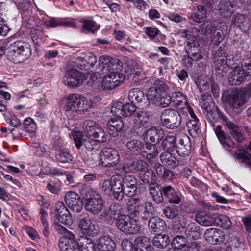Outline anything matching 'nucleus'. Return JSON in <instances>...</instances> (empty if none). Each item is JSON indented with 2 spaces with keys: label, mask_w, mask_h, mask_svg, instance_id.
<instances>
[{
  "label": "nucleus",
  "mask_w": 251,
  "mask_h": 251,
  "mask_svg": "<svg viewBox=\"0 0 251 251\" xmlns=\"http://www.w3.org/2000/svg\"><path fill=\"white\" fill-rule=\"evenodd\" d=\"M232 23L243 30H246V27H247L248 25L246 16L242 14H237L235 15Z\"/></svg>",
  "instance_id": "obj_52"
},
{
  "label": "nucleus",
  "mask_w": 251,
  "mask_h": 251,
  "mask_svg": "<svg viewBox=\"0 0 251 251\" xmlns=\"http://www.w3.org/2000/svg\"><path fill=\"white\" fill-rule=\"evenodd\" d=\"M79 250L81 251H95L96 247L94 241L86 237H82L78 242Z\"/></svg>",
  "instance_id": "obj_43"
},
{
  "label": "nucleus",
  "mask_w": 251,
  "mask_h": 251,
  "mask_svg": "<svg viewBox=\"0 0 251 251\" xmlns=\"http://www.w3.org/2000/svg\"><path fill=\"white\" fill-rule=\"evenodd\" d=\"M79 227L84 234L88 236H94L98 232L96 222L89 217H84L80 220Z\"/></svg>",
  "instance_id": "obj_20"
},
{
  "label": "nucleus",
  "mask_w": 251,
  "mask_h": 251,
  "mask_svg": "<svg viewBox=\"0 0 251 251\" xmlns=\"http://www.w3.org/2000/svg\"><path fill=\"white\" fill-rule=\"evenodd\" d=\"M89 138L99 142H104L107 140L106 133L100 126L91 134Z\"/></svg>",
  "instance_id": "obj_48"
},
{
  "label": "nucleus",
  "mask_w": 251,
  "mask_h": 251,
  "mask_svg": "<svg viewBox=\"0 0 251 251\" xmlns=\"http://www.w3.org/2000/svg\"><path fill=\"white\" fill-rule=\"evenodd\" d=\"M139 175L141 180L144 183H151V184H154V182L155 179H153V177H155V176L154 175V173L152 170L148 168L147 169V170L143 173H140Z\"/></svg>",
  "instance_id": "obj_55"
},
{
  "label": "nucleus",
  "mask_w": 251,
  "mask_h": 251,
  "mask_svg": "<svg viewBox=\"0 0 251 251\" xmlns=\"http://www.w3.org/2000/svg\"><path fill=\"white\" fill-rule=\"evenodd\" d=\"M99 126L94 121L91 120H86L83 124V130L87 137H89L96 129Z\"/></svg>",
  "instance_id": "obj_50"
},
{
  "label": "nucleus",
  "mask_w": 251,
  "mask_h": 251,
  "mask_svg": "<svg viewBox=\"0 0 251 251\" xmlns=\"http://www.w3.org/2000/svg\"><path fill=\"white\" fill-rule=\"evenodd\" d=\"M170 243V239L168 235L159 234L153 239V245L159 249H164Z\"/></svg>",
  "instance_id": "obj_44"
},
{
  "label": "nucleus",
  "mask_w": 251,
  "mask_h": 251,
  "mask_svg": "<svg viewBox=\"0 0 251 251\" xmlns=\"http://www.w3.org/2000/svg\"><path fill=\"white\" fill-rule=\"evenodd\" d=\"M116 225L121 231L126 234H136L140 229L136 220L127 215H118L116 220Z\"/></svg>",
  "instance_id": "obj_5"
},
{
  "label": "nucleus",
  "mask_w": 251,
  "mask_h": 251,
  "mask_svg": "<svg viewBox=\"0 0 251 251\" xmlns=\"http://www.w3.org/2000/svg\"><path fill=\"white\" fill-rule=\"evenodd\" d=\"M236 5L235 0H221L219 3V12L224 17H230Z\"/></svg>",
  "instance_id": "obj_31"
},
{
  "label": "nucleus",
  "mask_w": 251,
  "mask_h": 251,
  "mask_svg": "<svg viewBox=\"0 0 251 251\" xmlns=\"http://www.w3.org/2000/svg\"><path fill=\"white\" fill-rule=\"evenodd\" d=\"M176 144V137L173 135L167 136L163 140L162 147L164 150H171L174 148Z\"/></svg>",
  "instance_id": "obj_54"
},
{
  "label": "nucleus",
  "mask_w": 251,
  "mask_h": 251,
  "mask_svg": "<svg viewBox=\"0 0 251 251\" xmlns=\"http://www.w3.org/2000/svg\"><path fill=\"white\" fill-rule=\"evenodd\" d=\"M148 167V164L142 160H136L130 163H125L123 166V169L126 172L139 174L145 172Z\"/></svg>",
  "instance_id": "obj_21"
},
{
  "label": "nucleus",
  "mask_w": 251,
  "mask_h": 251,
  "mask_svg": "<svg viewBox=\"0 0 251 251\" xmlns=\"http://www.w3.org/2000/svg\"><path fill=\"white\" fill-rule=\"evenodd\" d=\"M128 99L132 103H138L141 106L146 104L147 99L144 93L138 88L132 89L129 91Z\"/></svg>",
  "instance_id": "obj_33"
},
{
  "label": "nucleus",
  "mask_w": 251,
  "mask_h": 251,
  "mask_svg": "<svg viewBox=\"0 0 251 251\" xmlns=\"http://www.w3.org/2000/svg\"><path fill=\"white\" fill-rule=\"evenodd\" d=\"M197 12H194L188 17L190 21L196 23H201L206 19L207 11L204 6L198 5L196 7Z\"/></svg>",
  "instance_id": "obj_37"
},
{
  "label": "nucleus",
  "mask_w": 251,
  "mask_h": 251,
  "mask_svg": "<svg viewBox=\"0 0 251 251\" xmlns=\"http://www.w3.org/2000/svg\"><path fill=\"white\" fill-rule=\"evenodd\" d=\"M149 229L154 232L163 231L165 229V222L158 217H152L150 218L148 222Z\"/></svg>",
  "instance_id": "obj_35"
},
{
  "label": "nucleus",
  "mask_w": 251,
  "mask_h": 251,
  "mask_svg": "<svg viewBox=\"0 0 251 251\" xmlns=\"http://www.w3.org/2000/svg\"><path fill=\"white\" fill-rule=\"evenodd\" d=\"M24 128L27 132L34 133L37 130V125L32 119L27 118L24 120Z\"/></svg>",
  "instance_id": "obj_59"
},
{
  "label": "nucleus",
  "mask_w": 251,
  "mask_h": 251,
  "mask_svg": "<svg viewBox=\"0 0 251 251\" xmlns=\"http://www.w3.org/2000/svg\"><path fill=\"white\" fill-rule=\"evenodd\" d=\"M55 216L60 223L68 225L73 223V219L70 211L63 202L58 201L55 206Z\"/></svg>",
  "instance_id": "obj_17"
},
{
  "label": "nucleus",
  "mask_w": 251,
  "mask_h": 251,
  "mask_svg": "<svg viewBox=\"0 0 251 251\" xmlns=\"http://www.w3.org/2000/svg\"><path fill=\"white\" fill-rule=\"evenodd\" d=\"M141 154L143 157L151 160L157 156L158 151L155 144L147 143L145 146L143 145Z\"/></svg>",
  "instance_id": "obj_36"
},
{
  "label": "nucleus",
  "mask_w": 251,
  "mask_h": 251,
  "mask_svg": "<svg viewBox=\"0 0 251 251\" xmlns=\"http://www.w3.org/2000/svg\"><path fill=\"white\" fill-rule=\"evenodd\" d=\"M248 76L243 68L236 67L229 75L228 80L232 85H238L244 81Z\"/></svg>",
  "instance_id": "obj_24"
},
{
  "label": "nucleus",
  "mask_w": 251,
  "mask_h": 251,
  "mask_svg": "<svg viewBox=\"0 0 251 251\" xmlns=\"http://www.w3.org/2000/svg\"><path fill=\"white\" fill-rule=\"evenodd\" d=\"M172 102L175 105H180L182 103L186 102V97L180 92H175L171 96Z\"/></svg>",
  "instance_id": "obj_60"
},
{
  "label": "nucleus",
  "mask_w": 251,
  "mask_h": 251,
  "mask_svg": "<svg viewBox=\"0 0 251 251\" xmlns=\"http://www.w3.org/2000/svg\"><path fill=\"white\" fill-rule=\"evenodd\" d=\"M90 107L88 100L83 96L75 94L69 96L66 100L64 109L69 115L74 113H82Z\"/></svg>",
  "instance_id": "obj_4"
},
{
  "label": "nucleus",
  "mask_w": 251,
  "mask_h": 251,
  "mask_svg": "<svg viewBox=\"0 0 251 251\" xmlns=\"http://www.w3.org/2000/svg\"><path fill=\"white\" fill-rule=\"evenodd\" d=\"M73 137L74 143L78 150L80 149L82 146H84L88 151H92L96 148V146L93 144L91 141L83 138V136L81 132L75 131Z\"/></svg>",
  "instance_id": "obj_27"
},
{
  "label": "nucleus",
  "mask_w": 251,
  "mask_h": 251,
  "mask_svg": "<svg viewBox=\"0 0 251 251\" xmlns=\"http://www.w3.org/2000/svg\"><path fill=\"white\" fill-rule=\"evenodd\" d=\"M154 168L157 175L160 178L166 180H170L173 179L174 177L173 173L162 164H157Z\"/></svg>",
  "instance_id": "obj_39"
},
{
  "label": "nucleus",
  "mask_w": 251,
  "mask_h": 251,
  "mask_svg": "<svg viewBox=\"0 0 251 251\" xmlns=\"http://www.w3.org/2000/svg\"><path fill=\"white\" fill-rule=\"evenodd\" d=\"M187 243L186 238L183 236L177 235L172 241V245L177 249H181L186 246Z\"/></svg>",
  "instance_id": "obj_62"
},
{
  "label": "nucleus",
  "mask_w": 251,
  "mask_h": 251,
  "mask_svg": "<svg viewBox=\"0 0 251 251\" xmlns=\"http://www.w3.org/2000/svg\"><path fill=\"white\" fill-rule=\"evenodd\" d=\"M99 64L102 67L103 72L105 69L110 72H119L123 67L122 62L119 59L106 56L100 57Z\"/></svg>",
  "instance_id": "obj_12"
},
{
  "label": "nucleus",
  "mask_w": 251,
  "mask_h": 251,
  "mask_svg": "<svg viewBox=\"0 0 251 251\" xmlns=\"http://www.w3.org/2000/svg\"><path fill=\"white\" fill-rule=\"evenodd\" d=\"M176 149L179 156H188L191 151V143L189 138L187 136H183L180 138L176 145Z\"/></svg>",
  "instance_id": "obj_23"
},
{
  "label": "nucleus",
  "mask_w": 251,
  "mask_h": 251,
  "mask_svg": "<svg viewBox=\"0 0 251 251\" xmlns=\"http://www.w3.org/2000/svg\"><path fill=\"white\" fill-rule=\"evenodd\" d=\"M162 164L169 169H174L179 165L178 160L175 156L170 152H162L160 155Z\"/></svg>",
  "instance_id": "obj_29"
},
{
  "label": "nucleus",
  "mask_w": 251,
  "mask_h": 251,
  "mask_svg": "<svg viewBox=\"0 0 251 251\" xmlns=\"http://www.w3.org/2000/svg\"><path fill=\"white\" fill-rule=\"evenodd\" d=\"M160 119L162 125L171 129L178 128L183 120V118L179 111L174 109L164 110L161 113Z\"/></svg>",
  "instance_id": "obj_6"
},
{
  "label": "nucleus",
  "mask_w": 251,
  "mask_h": 251,
  "mask_svg": "<svg viewBox=\"0 0 251 251\" xmlns=\"http://www.w3.org/2000/svg\"><path fill=\"white\" fill-rule=\"evenodd\" d=\"M125 79L124 75L121 73L110 72L103 78L101 85L105 89H112L119 86Z\"/></svg>",
  "instance_id": "obj_13"
},
{
  "label": "nucleus",
  "mask_w": 251,
  "mask_h": 251,
  "mask_svg": "<svg viewBox=\"0 0 251 251\" xmlns=\"http://www.w3.org/2000/svg\"><path fill=\"white\" fill-rule=\"evenodd\" d=\"M107 131L112 136L115 137L124 128L123 121L120 119H112L107 124Z\"/></svg>",
  "instance_id": "obj_34"
},
{
  "label": "nucleus",
  "mask_w": 251,
  "mask_h": 251,
  "mask_svg": "<svg viewBox=\"0 0 251 251\" xmlns=\"http://www.w3.org/2000/svg\"><path fill=\"white\" fill-rule=\"evenodd\" d=\"M79 192L83 198H85L84 206L87 211L96 215L102 210L104 201L100 194L91 189L86 184L81 186Z\"/></svg>",
  "instance_id": "obj_1"
},
{
  "label": "nucleus",
  "mask_w": 251,
  "mask_h": 251,
  "mask_svg": "<svg viewBox=\"0 0 251 251\" xmlns=\"http://www.w3.org/2000/svg\"><path fill=\"white\" fill-rule=\"evenodd\" d=\"M227 26L225 23H221L218 27H213L211 29V41L215 45L221 43L227 33Z\"/></svg>",
  "instance_id": "obj_22"
},
{
  "label": "nucleus",
  "mask_w": 251,
  "mask_h": 251,
  "mask_svg": "<svg viewBox=\"0 0 251 251\" xmlns=\"http://www.w3.org/2000/svg\"><path fill=\"white\" fill-rule=\"evenodd\" d=\"M101 165L105 167L115 166L120 160L118 151L112 148H105L101 152Z\"/></svg>",
  "instance_id": "obj_8"
},
{
  "label": "nucleus",
  "mask_w": 251,
  "mask_h": 251,
  "mask_svg": "<svg viewBox=\"0 0 251 251\" xmlns=\"http://www.w3.org/2000/svg\"><path fill=\"white\" fill-rule=\"evenodd\" d=\"M97 248L100 251H114L116 248L115 242L108 236H103L97 241Z\"/></svg>",
  "instance_id": "obj_30"
},
{
  "label": "nucleus",
  "mask_w": 251,
  "mask_h": 251,
  "mask_svg": "<svg viewBox=\"0 0 251 251\" xmlns=\"http://www.w3.org/2000/svg\"><path fill=\"white\" fill-rule=\"evenodd\" d=\"M122 179L125 188L126 187L133 190V192L131 193L133 195V193L136 192L137 188V181L135 176L133 175H126L124 177H122Z\"/></svg>",
  "instance_id": "obj_46"
},
{
  "label": "nucleus",
  "mask_w": 251,
  "mask_h": 251,
  "mask_svg": "<svg viewBox=\"0 0 251 251\" xmlns=\"http://www.w3.org/2000/svg\"><path fill=\"white\" fill-rule=\"evenodd\" d=\"M164 197L169 203L174 204H179L181 201V195L176 191L172 186H167L163 187Z\"/></svg>",
  "instance_id": "obj_26"
},
{
  "label": "nucleus",
  "mask_w": 251,
  "mask_h": 251,
  "mask_svg": "<svg viewBox=\"0 0 251 251\" xmlns=\"http://www.w3.org/2000/svg\"><path fill=\"white\" fill-rule=\"evenodd\" d=\"M185 234L190 239L197 240L201 236L200 227L195 223L191 222L186 228Z\"/></svg>",
  "instance_id": "obj_38"
},
{
  "label": "nucleus",
  "mask_w": 251,
  "mask_h": 251,
  "mask_svg": "<svg viewBox=\"0 0 251 251\" xmlns=\"http://www.w3.org/2000/svg\"><path fill=\"white\" fill-rule=\"evenodd\" d=\"M204 237L208 243L213 245L222 243L225 239L224 232L220 229L215 228L207 229L204 233Z\"/></svg>",
  "instance_id": "obj_19"
},
{
  "label": "nucleus",
  "mask_w": 251,
  "mask_h": 251,
  "mask_svg": "<svg viewBox=\"0 0 251 251\" xmlns=\"http://www.w3.org/2000/svg\"><path fill=\"white\" fill-rule=\"evenodd\" d=\"M149 192L153 200L157 203H160L163 201V190L160 189L157 184H151L149 187Z\"/></svg>",
  "instance_id": "obj_41"
},
{
  "label": "nucleus",
  "mask_w": 251,
  "mask_h": 251,
  "mask_svg": "<svg viewBox=\"0 0 251 251\" xmlns=\"http://www.w3.org/2000/svg\"><path fill=\"white\" fill-rule=\"evenodd\" d=\"M149 239L144 236L137 237L134 241V244L136 246L137 250H139L143 247H147L149 245Z\"/></svg>",
  "instance_id": "obj_63"
},
{
  "label": "nucleus",
  "mask_w": 251,
  "mask_h": 251,
  "mask_svg": "<svg viewBox=\"0 0 251 251\" xmlns=\"http://www.w3.org/2000/svg\"><path fill=\"white\" fill-rule=\"evenodd\" d=\"M101 189L105 194L113 196L118 201L123 200L124 194L132 195L131 191H126L123 184L122 176L116 175L112 176L110 179L104 180L101 185Z\"/></svg>",
  "instance_id": "obj_2"
},
{
  "label": "nucleus",
  "mask_w": 251,
  "mask_h": 251,
  "mask_svg": "<svg viewBox=\"0 0 251 251\" xmlns=\"http://www.w3.org/2000/svg\"><path fill=\"white\" fill-rule=\"evenodd\" d=\"M136 110V107L133 103H127L123 104V117H128L134 114Z\"/></svg>",
  "instance_id": "obj_64"
},
{
  "label": "nucleus",
  "mask_w": 251,
  "mask_h": 251,
  "mask_svg": "<svg viewBox=\"0 0 251 251\" xmlns=\"http://www.w3.org/2000/svg\"><path fill=\"white\" fill-rule=\"evenodd\" d=\"M169 91L170 87L166 82L157 79L154 85L148 90L146 97L150 100H154L157 96L168 93Z\"/></svg>",
  "instance_id": "obj_15"
},
{
  "label": "nucleus",
  "mask_w": 251,
  "mask_h": 251,
  "mask_svg": "<svg viewBox=\"0 0 251 251\" xmlns=\"http://www.w3.org/2000/svg\"><path fill=\"white\" fill-rule=\"evenodd\" d=\"M144 136L152 143L158 142L164 136V132L161 128L154 126L146 130Z\"/></svg>",
  "instance_id": "obj_28"
},
{
  "label": "nucleus",
  "mask_w": 251,
  "mask_h": 251,
  "mask_svg": "<svg viewBox=\"0 0 251 251\" xmlns=\"http://www.w3.org/2000/svg\"><path fill=\"white\" fill-rule=\"evenodd\" d=\"M216 213L211 214L206 211H200L195 216L196 221L201 225L209 226L215 225Z\"/></svg>",
  "instance_id": "obj_25"
},
{
  "label": "nucleus",
  "mask_w": 251,
  "mask_h": 251,
  "mask_svg": "<svg viewBox=\"0 0 251 251\" xmlns=\"http://www.w3.org/2000/svg\"><path fill=\"white\" fill-rule=\"evenodd\" d=\"M61 251H80L78 242L72 232H67L62 236L58 243Z\"/></svg>",
  "instance_id": "obj_10"
},
{
  "label": "nucleus",
  "mask_w": 251,
  "mask_h": 251,
  "mask_svg": "<svg viewBox=\"0 0 251 251\" xmlns=\"http://www.w3.org/2000/svg\"><path fill=\"white\" fill-rule=\"evenodd\" d=\"M141 203L140 200L137 197L130 198L127 204V208L130 214L137 215L141 211Z\"/></svg>",
  "instance_id": "obj_42"
},
{
  "label": "nucleus",
  "mask_w": 251,
  "mask_h": 251,
  "mask_svg": "<svg viewBox=\"0 0 251 251\" xmlns=\"http://www.w3.org/2000/svg\"><path fill=\"white\" fill-rule=\"evenodd\" d=\"M185 50L187 54L193 56L195 61L202 58L201 48L196 37L189 38L186 41Z\"/></svg>",
  "instance_id": "obj_16"
},
{
  "label": "nucleus",
  "mask_w": 251,
  "mask_h": 251,
  "mask_svg": "<svg viewBox=\"0 0 251 251\" xmlns=\"http://www.w3.org/2000/svg\"><path fill=\"white\" fill-rule=\"evenodd\" d=\"M226 100L233 110L239 112L243 109L247 99L243 92L238 91L229 94Z\"/></svg>",
  "instance_id": "obj_7"
},
{
  "label": "nucleus",
  "mask_w": 251,
  "mask_h": 251,
  "mask_svg": "<svg viewBox=\"0 0 251 251\" xmlns=\"http://www.w3.org/2000/svg\"><path fill=\"white\" fill-rule=\"evenodd\" d=\"M219 117L225 121L226 126L229 131L231 137L238 143H242L245 140L244 134L241 132L238 126L229 120L222 112L217 109Z\"/></svg>",
  "instance_id": "obj_14"
},
{
  "label": "nucleus",
  "mask_w": 251,
  "mask_h": 251,
  "mask_svg": "<svg viewBox=\"0 0 251 251\" xmlns=\"http://www.w3.org/2000/svg\"><path fill=\"white\" fill-rule=\"evenodd\" d=\"M215 223L217 226L226 229H228L232 226V222L230 218L225 215L216 214Z\"/></svg>",
  "instance_id": "obj_45"
},
{
  "label": "nucleus",
  "mask_w": 251,
  "mask_h": 251,
  "mask_svg": "<svg viewBox=\"0 0 251 251\" xmlns=\"http://www.w3.org/2000/svg\"><path fill=\"white\" fill-rule=\"evenodd\" d=\"M144 143L137 140H133L128 141L126 144L127 148L132 151L141 152Z\"/></svg>",
  "instance_id": "obj_56"
},
{
  "label": "nucleus",
  "mask_w": 251,
  "mask_h": 251,
  "mask_svg": "<svg viewBox=\"0 0 251 251\" xmlns=\"http://www.w3.org/2000/svg\"><path fill=\"white\" fill-rule=\"evenodd\" d=\"M47 28H54L58 26L75 27L76 23L73 20L66 21L59 18H52L45 22Z\"/></svg>",
  "instance_id": "obj_32"
},
{
  "label": "nucleus",
  "mask_w": 251,
  "mask_h": 251,
  "mask_svg": "<svg viewBox=\"0 0 251 251\" xmlns=\"http://www.w3.org/2000/svg\"><path fill=\"white\" fill-rule=\"evenodd\" d=\"M123 103L120 101L114 102L111 107V113L116 116L123 117Z\"/></svg>",
  "instance_id": "obj_61"
},
{
  "label": "nucleus",
  "mask_w": 251,
  "mask_h": 251,
  "mask_svg": "<svg viewBox=\"0 0 251 251\" xmlns=\"http://www.w3.org/2000/svg\"><path fill=\"white\" fill-rule=\"evenodd\" d=\"M83 32L85 33H95L97 31L100 27L93 20L89 19H84L83 20Z\"/></svg>",
  "instance_id": "obj_49"
},
{
  "label": "nucleus",
  "mask_w": 251,
  "mask_h": 251,
  "mask_svg": "<svg viewBox=\"0 0 251 251\" xmlns=\"http://www.w3.org/2000/svg\"><path fill=\"white\" fill-rule=\"evenodd\" d=\"M30 44L23 40H17L11 44L8 48V59L15 64L22 63L31 55Z\"/></svg>",
  "instance_id": "obj_3"
},
{
  "label": "nucleus",
  "mask_w": 251,
  "mask_h": 251,
  "mask_svg": "<svg viewBox=\"0 0 251 251\" xmlns=\"http://www.w3.org/2000/svg\"><path fill=\"white\" fill-rule=\"evenodd\" d=\"M154 100H155L157 104L163 108L168 107L172 102L171 96L169 95L168 93L159 96V97L157 96Z\"/></svg>",
  "instance_id": "obj_53"
},
{
  "label": "nucleus",
  "mask_w": 251,
  "mask_h": 251,
  "mask_svg": "<svg viewBox=\"0 0 251 251\" xmlns=\"http://www.w3.org/2000/svg\"><path fill=\"white\" fill-rule=\"evenodd\" d=\"M97 59L92 53H82L77 56L74 61V65L82 70H88L94 67Z\"/></svg>",
  "instance_id": "obj_9"
},
{
  "label": "nucleus",
  "mask_w": 251,
  "mask_h": 251,
  "mask_svg": "<svg viewBox=\"0 0 251 251\" xmlns=\"http://www.w3.org/2000/svg\"><path fill=\"white\" fill-rule=\"evenodd\" d=\"M150 115L147 111H140L134 116L133 129L137 134L142 132L150 121Z\"/></svg>",
  "instance_id": "obj_18"
},
{
  "label": "nucleus",
  "mask_w": 251,
  "mask_h": 251,
  "mask_svg": "<svg viewBox=\"0 0 251 251\" xmlns=\"http://www.w3.org/2000/svg\"><path fill=\"white\" fill-rule=\"evenodd\" d=\"M186 127L189 134L192 136H197L201 133L199 120L196 115L194 118H191L186 124Z\"/></svg>",
  "instance_id": "obj_40"
},
{
  "label": "nucleus",
  "mask_w": 251,
  "mask_h": 251,
  "mask_svg": "<svg viewBox=\"0 0 251 251\" xmlns=\"http://www.w3.org/2000/svg\"><path fill=\"white\" fill-rule=\"evenodd\" d=\"M125 72L128 75H137L139 72L138 63L133 60H129L126 62L124 68Z\"/></svg>",
  "instance_id": "obj_51"
},
{
  "label": "nucleus",
  "mask_w": 251,
  "mask_h": 251,
  "mask_svg": "<svg viewBox=\"0 0 251 251\" xmlns=\"http://www.w3.org/2000/svg\"><path fill=\"white\" fill-rule=\"evenodd\" d=\"M215 132L220 142L225 148L228 149L230 147V145L227 143L226 137L225 135V132L221 130V126H217L216 127L215 129Z\"/></svg>",
  "instance_id": "obj_58"
},
{
  "label": "nucleus",
  "mask_w": 251,
  "mask_h": 251,
  "mask_svg": "<svg viewBox=\"0 0 251 251\" xmlns=\"http://www.w3.org/2000/svg\"><path fill=\"white\" fill-rule=\"evenodd\" d=\"M82 73L75 69H69L66 70L63 78L64 84L71 87H78L83 83Z\"/></svg>",
  "instance_id": "obj_11"
},
{
  "label": "nucleus",
  "mask_w": 251,
  "mask_h": 251,
  "mask_svg": "<svg viewBox=\"0 0 251 251\" xmlns=\"http://www.w3.org/2000/svg\"><path fill=\"white\" fill-rule=\"evenodd\" d=\"M236 157L241 161L242 163L247 164L251 168V154L246 150H243L242 152L236 153Z\"/></svg>",
  "instance_id": "obj_57"
},
{
  "label": "nucleus",
  "mask_w": 251,
  "mask_h": 251,
  "mask_svg": "<svg viewBox=\"0 0 251 251\" xmlns=\"http://www.w3.org/2000/svg\"><path fill=\"white\" fill-rule=\"evenodd\" d=\"M57 159L63 163H70L73 161V157L67 149H60L56 153Z\"/></svg>",
  "instance_id": "obj_47"
}]
</instances>
